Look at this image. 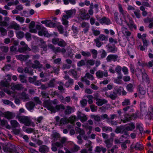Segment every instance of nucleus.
<instances>
[{
	"mask_svg": "<svg viewBox=\"0 0 153 153\" xmlns=\"http://www.w3.org/2000/svg\"><path fill=\"white\" fill-rule=\"evenodd\" d=\"M42 95L43 98L46 97L48 99L46 100L42 99L44 101V106L52 112L55 113L61 109H65V107L62 105H56L55 107H54L52 105L51 102H50L48 94L45 92H43L42 93Z\"/></svg>",
	"mask_w": 153,
	"mask_h": 153,
	"instance_id": "1",
	"label": "nucleus"
},
{
	"mask_svg": "<svg viewBox=\"0 0 153 153\" xmlns=\"http://www.w3.org/2000/svg\"><path fill=\"white\" fill-rule=\"evenodd\" d=\"M56 121V125L60 126L63 124H65L69 122L73 124L74 122L76 120H77L75 116L70 117L69 119L66 118H62L60 120V118L58 116L55 117Z\"/></svg>",
	"mask_w": 153,
	"mask_h": 153,
	"instance_id": "2",
	"label": "nucleus"
},
{
	"mask_svg": "<svg viewBox=\"0 0 153 153\" xmlns=\"http://www.w3.org/2000/svg\"><path fill=\"white\" fill-rule=\"evenodd\" d=\"M114 94H108L107 92L105 93V95L108 97H110L111 99L113 100L116 97V94H122V95H125L126 94V92L124 90L123 88L121 87H116L114 90Z\"/></svg>",
	"mask_w": 153,
	"mask_h": 153,
	"instance_id": "3",
	"label": "nucleus"
},
{
	"mask_svg": "<svg viewBox=\"0 0 153 153\" xmlns=\"http://www.w3.org/2000/svg\"><path fill=\"white\" fill-rule=\"evenodd\" d=\"M76 10H71L65 11L66 14L64 15L62 18V24L65 26H67L68 21V19L73 16L76 13Z\"/></svg>",
	"mask_w": 153,
	"mask_h": 153,
	"instance_id": "4",
	"label": "nucleus"
},
{
	"mask_svg": "<svg viewBox=\"0 0 153 153\" xmlns=\"http://www.w3.org/2000/svg\"><path fill=\"white\" fill-rule=\"evenodd\" d=\"M68 140L65 137H63L61 140L60 143L56 142V143L53 142L52 143V150L53 151H56L57 150V148L56 147L62 148L63 147L65 144L67 143Z\"/></svg>",
	"mask_w": 153,
	"mask_h": 153,
	"instance_id": "5",
	"label": "nucleus"
},
{
	"mask_svg": "<svg viewBox=\"0 0 153 153\" xmlns=\"http://www.w3.org/2000/svg\"><path fill=\"white\" fill-rule=\"evenodd\" d=\"M136 74L137 76L140 79V75H141L142 77V81L143 82L148 83L149 82V79L148 78L147 75L146 74L145 70L143 69H142L140 70L137 69L136 71Z\"/></svg>",
	"mask_w": 153,
	"mask_h": 153,
	"instance_id": "6",
	"label": "nucleus"
},
{
	"mask_svg": "<svg viewBox=\"0 0 153 153\" xmlns=\"http://www.w3.org/2000/svg\"><path fill=\"white\" fill-rule=\"evenodd\" d=\"M18 119L20 123H24L26 126H35L33 123L30 122L29 117L25 116H19Z\"/></svg>",
	"mask_w": 153,
	"mask_h": 153,
	"instance_id": "7",
	"label": "nucleus"
},
{
	"mask_svg": "<svg viewBox=\"0 0 153 153\" xmlns=\"http://www.w3.org/2000/svg\"><path fill=\"white\" fill-rule=\"evenodd\" d=\"M12 96L13 97H15V102L18 105H19L20 104V100L18 98H19L20 100H22L24 101H25L28 98V96L26 95L25 93H23L22 94H18L16 93L15 94H12Z\"/></svg>",
	"mask_w": 153,
	"mask_h": 153,
	"instance_id": "8",
	"label": "nucleus"
},
{
	"mask_svg": "<svg viewBox=\"0 0 153 153\" xmlns=\"http://www.w3.org/2000/svg\"><path fill=\"white\" fill-rule=\"evenodd\" d=\"M143 116L145 119L153 120V106L150 105L149 108L148 112H145L143 113Z\"/></svg>",
	"mask_w": 153,
	"mask_h": 153,
	"instance_id": "9",
	"label": "nucleus"
},
{
	"mask_svg": "<svg viewBox=\"0 0 153 153\" xmlns=\"http://www.w3.org/2000/svg\"><path fill=\"white\" fill-rule=\"evenodd\" d=\"M36 29L39 30L38 34L39 35L42 36L43 35L47 36L48 34V31L45 27L39 25H36Z\"/></svg>",
	"mask_w": 153,
	"mask_h": 153,
	"instance_id": "10",
	"label": "nucleus"
},
{
	"mask_svg": "<svg viewBox=\"0 0 153 153\" xmlns=\"http://www.w3.org/2000/svg\"><path fill=\"white\" fill-rule=\"evenodd\" d=\"M75 129L76 131L79 134V135L77 137V138L78 139V143L79 144H81L82 143L81 137H83V136L85 134V132L83 130H81L78 127H76Z\"/></svg>",
	"mask_w": 153,
	"mask_h": 153,
	"instance_id": "11",
	"label": "nucleus"
},
{
	"mask_svg": "<svg viewBox=\"0 0 153 153\" xmlns=\"http://www.w3.org/2000/svg\"><path fill=\"white\" fill-rule=\"evenodd\" d=\"M79 12V15L82 19L88 20L90 18V16L88 13H87V11L84 9L80 10Z\"/></svg>",
	"mask_w": 153,
	"mask_h": 153,
	"instance_id": "12",
	"label": "nucleus"
},
{
	"mask_svg": "<svg viewBox=\"0 0 153 153\" xmlns=\"http://www.w3.org/2000/svg\"><path fill=\"white\" fill-rule=\"evenodd\" d=\"M127 17L129 20V22L128 23L126 20H125V22L126 23L127 25L131 29L134 28L135 29H136V26L134 25V22L132 19V18L130 17L128 15L127 16Z\"/></svg>",
	"mask_w": 153,
	"mask_h": 153,
	"instance_id": "13",
	"label": "nucleus"
},
{
	"mask_svg": "<svg viewBox=\"0 0 153 153\" xmlns=\"http://www.w3.org/2000/svg\"><path fill=\"white\" fill-rule=\"evenodd\" d=\"M80 149L79 147L77 145L72 143V148L71 149V152L69 150L66 148H64L65 151V153H74L75 152H77Z\"/></svg>",
	"mask_w": 153,
	"mask_h": 153,
	"instance_id": "14",
	"label": "nucleus"
},
{
	"mask_svg": "<svg viewBox=\"0 0 153 153\" xmlns=\"http://www.w3.org/2000/svg\"><path fill=\"white\" fill-rule=\"evenodd\" d=\"M96 74L97 76L99 78H102L103 76L106 77L108 76V73L106 70L104 72L99 70L96 73Z\"/></svg>",
	"mask_w": 153,
	"mask_h": 153,
	"instance_id": "15",
	"label": "nucleus"
},
{
	"mask_svg": "<svg viewBox=\"0 0 153 153\" xmlns=\"http://www.w3.org/2000/svg\"><path fill=\"white\" fill-rule=\"evenodd\" d=\"M8 28L10 29H13L14 30H18L21 29L20 25L15 22H13L9 25Z\"/></svg>",
	"mask_w": 153,
	"mask_h": 153,
	"instance_id": "16",
	"label": "nucleus"
},
{
	"mask_svg": "<svg viewBox=\"0 0 153 153\" xmlns=\"http://www.w3.org/2000/svg\"><path fill=\"white\" fill-rule=\"evenodd\" d=\"M5 81H2L1 82V84L4 86L7 87L9 85V82L10 81L11 76L9 75H7L6 77Z\"/></svg>",
	"mask_w": 153,
	"mask_h": 153,
	"instance_id": "17",
	"label": "nucleus"
},
{
	"mask_svg": "<svg viewBox=\"0 0 153 153\" xmlns=\"http://www.w3.org/2000/svg\"><path fill=\"white\" fill-rule=\"evenodd\" d=\"M114 18L117 23L121 25H122V21L121 18L120 17V16L118 12H115L114 14Z\"/></svg>",
	"mask_w": 153,
	"mask_h": 153,
	"instance_id": "18",
	"label": "nucleus"
},
{
	"mask_svg": "<svg viewBox=\"0 0 153 153\" xmlns=\"http://www.w3.org/2000/svg\"><path fill=\"white\" fill-rule=\"evenodd\" d=\"M35 25V23L34 21H32L30 23L29 28L30 29V32L31 33H36L37 31L36 29L34 28Z\"/></svg>",
	"mask_w": 153,
	"mask_h": 153,
	"instance_id": "19",
	"label": "nucleus"
},
{
	"mask_svg": "<svg viewBox=\"0 0 153 153\" xmlns=\"http://www.w3.org/2000/svg\"><path fill=\"white\" fill-rule=\"evenodd\" d=\"M77 115L79 119L82 122H84L87 120L86 116L84 114L78 112L77 113Z\"/></svg>",
	"mask_w": 153,
	"mask_h": 153,
	"instance_id": "20",
	"label": "nucleus"
},
{
	"mask_svg": "<svg viewBox=\"0 0 153 153\" xmlns=\"http://www.w3.org/2000/svg\"><path fill=\"white\" fill-rule=\"evenodd\" d=\"M100 22L102 24H105L108 25L111 23L109 19L106 18L105 17H103L99 20Z\"/></svg>",
	"mask_w": 153,
	"mask_h": 153,
	"instance_id": "21",
	"label": "nucleus"
},
{
	"mask_svg": "<svg viewBox=\"0 0 153 153\" xmlns=\"http://www.w3.org/2000/svg\"><path fill=\"white\" fill-rule=\"evenodd\" d=\"M139 96L140 98H143L146 93L145 89L143 87L139 86Z\"/></svg>",
	"mask_w": 153,
	"mask_h": 153,
	"instance_id": "22",
	"label": "nucleus"
},
{
	"mask_svg": "<svg viewBox=\"0 0 153 153\" xmlns=\"http://www.w3.org/2000/svg\"><path fill=\"white\" fill-rule=\"evenodd\" d=\"M65 79H68V81L67 82L65 85V86L67 87H68L70 85H72L73 83V80L71 79H69V77L67 76H65L64 77Z\"/></svg>",
	"mask_w": 153,
	"mask_h": 153,
	"instance_id": "23",
	"label": "nucleus"
},
{
	"mask_svg": "<svg viewBox=\"0 0 153 153\" xmlns=\"http://www.w3.org/2000/svg\"><path fill=\"white\" fill-rule=\"evenodd\" d=\"M48 147L45 145L40 146L39 149V152L42 153H45L48 152Z\"/></svg>",
	"mask_w": 153,
	"mask_h": 153,
	"instance_id": "24",
	"label": "nucleus"
},
{
	"mask_svg": "<svg viewBox=\"0 0 153 153\" xmlns=\"http://www.w3.org/2000/svg\"><path fill=\"white\" fill-rule=\"evenodd\" d=\"M107 101L105 100L97 99L96 102L97 104L99 106H101L103 104L106 103Z\"/></svg>",
	"mask_w": 153,
	"mask_h": 153,
	"instance_id": "25",
	"label": "nucleus"
},
{
	"mask_svg": "<svg viewBox=\"0 0 153 153\" xmlns=\"http://www.w3.org/2000/svg\"><path fill=\"white\" fill-rule=\"evenodd\" d=\"M75 111V108L73 107H71L68 106L67 107V109L65 111V114H69L71 113L74 112Z\"/></svg>",
	"mask_w": 153,
	"mask_h": 153,
	"instance_id": "26",
	"label": "nucleus"
},
{
	"mask_svg": "<svg viewBox=\"0 0 153 153\" xmlns=\"http://www.w3.org/2000/svg\"><path fill=\"white\" fill-rule=\"evenodd\" d=\"M119 10L121 13L123 15V17H125L126 16H128V15L126 12L124 11L122 8V5L120 4H118Z\"/></svg>",
	"mask_w": 153,
	"mask_h": 153,
	"instance_id": "27",
	"label": "nucleus"
},
{
	"mask_svg": "<svg viewBox=\"0 0 153 153\" xmlns=\"http://www.w3.org/2000/svg\"><path fill=\"white\" fill-rule=\"evenodd\" d=\"M35 106L34 103L32 102H29L26 104V107L27 109L30 111L32 110Z\"/></svg>",
	"mask_w": 153,
	"mask_h": 153,
	"instance_id": "28",
	"label": "nucleus"
},
{
	"mask_svg": "<svg viewBox=\"0 0 153 153\" xmlns=\"http://www.w3.org/2000/svg\"><path fill=\"white\" fill-rule=\"evenodd\" d=\"M11 86L12 90H20L22 88V86L21 85L15 84H12Z\"/></svg>",
	"mask_w": 153,
	"mask_h": 153,
	"instance_id": "29",
	"label": "nucleus"
},
{
	"mask_svg": "<svg viewBox=\"0 0 153 153\" xmlns=\"http://www.w3.org/2000/svg\"><path fill=\"white\" fill-rule=\"evenodd\" d=\"M52 136L53 140L54 141L58 140L60 137L59 134L55 132L53 133Z\"/></svg>",
	"mask_w": 153,
	"mask_h": 153,
	"instance_id": "30",
	"label": "nucleus"
},
{
	"mask_svg": "<svg viewBox=\"0 0 153 153\" xmlns=\"http://www.w3.org/2000/svg\"><path fill=\"white\" fill-rule=\"evenodd\" d=\"M135 88L134 85L131 84H129L126 86L127 90L129 92L133 91V89Z\"/></svg>",
	"mask_w": 153,
	"mask_h": 153,
	"instance_id": "31",
	"label": "nucleus"
},
{
	"mask_svg": "<svg viewBox=\"0 0 153 153\" xmlns=\"http://www.w3.org/2000/svg\"><path fill=\"white\" fill-rule=\"evenodd\" d=\"M97 39H99V40L100 41H106L108 40V37L107 36H106L104 34H101L98 37V38Z\"/></svg>",
	"mask_w": 153,
	"mask_h": 153,
	"instance_id": "32",
	"label": "nucleus"
},
{
	"mask_svg": "<svg viewBox=\"0 0 153 153\" xmlns=\"http://www.w3.org/2000/svg\"><path fill=\"white\" fill-rule=\"evenodd\" d=\"M122 74H119L117 78L114 80V82L117 84H122L123 82L122 80L121 79L122 78Z\"/></svg>",
	"mask_w": 153,
	"mask_h": 153,
	"instance_id": "33",
	"label": "nucleus"
},
{
	"mask_svg": "<svg viewBox=\"0 0 153 153\" xmlns=\"http://www.w3.org/2000/svg\"><path fill=\"white\" fill-rule=\"evenodd\" d=\"M117 56H115L112 55H108L107 58V59L108 61H115L117 59Z\"/></svg>",
	"mask_w": 153,
	"mask_h": 153,
	"instance_id": "34",
	"label": "nucleus"
},
{
	"mask_svg": "<svg viewBox=\"0 0 153 153\" xmlns=\"http://www.w3.org/2000/svg\"><path fill=\"white\" fill-rule=\"evenodd\" d=\"M10 123L11 126L14 127H20V126L19 124L15 120H11L10 121Z\"/></svg>",
	"mask_w": 153,
	"mask_h": 153,
	"instance_id": "35",
	"label": "nucleus"
},
{
	"mask_svg": "<svg viewBox=\"0 0 153 153\" xmlns=\"http://www.w3.org/2000/svg\"><path fill=\"white\" fill-rule=\"evenodd\" d=\"M16 19L18 21L21 23H23L25 20V19L24 18L20 16L17 15L16 17Z\"/></svg>",
	"mask_w": 153,
	"mask_h": 153,
	"instance_id": "36",
	"label": "nucleus"
},
{
	"mask_svg": "<svg viewBox=\"0 0 153 153\" xmlns=\"http://www.w3.org/2000/svg\"><path fill=\"white\" fill-rule=\"evenodd\" d=\"M16 33L17 37L19 39L22 38L24 36V33L22 31L16 32Z\"/></svg>",
	"mask_w": 153,
	"mask_h": 153,
	"instance_id": "37",
	"label": "nucleus"
},
{
	"mask_svg": "<svg viewBox=\"0 0 153 153\" xmlns=\"http://www.w3.org/2000/svg\"><path fill=\"white\" fill-rule=\"evenodd\" d=\"M146 104L144 102H141L140 103V109L141 112L142 113L145 111L146 110Z\"/></svg>",
	"mask_w": 153,
	"mask_h": 153,
	"instance_id": "38",
	"label": "nucleus"
},
{
	"mask_svg": "<svg viewBox=\"0 0 153 153\" xmlns=\"http://www.w3.org/2000/svg\"><path fill=\"white\" fill-rule=\"evenodd\" d=\"M66 44V43L64 40L62 39H60L59 40L58 45L61 47H65Z\"/></svg>",
	"mask_w": 153,
	"mask_h": 153,
	"instance_id": "39",
	"label": "nucleus"
},
{
	"mask_svg": "<svg viewBox=\"0 0 153 153\" xmlns=\"http://www.w3.org/2000/svg\"><path fill=\"white\" fill-rule=\"evenodd\" d=\"M135 128V126L134 125L131 123L128 125L126 128V129L127 130L131 131L134 129Z\"/></svg>",
	"mask_w": 153,
	"mask_h": 153,
	"instance_id": "40",
	"label": "nucleus"
},
{
	"mask_svg": "<svg viewBox=\"0 0 153 153\" xmlns=\"http://www.w3.org/2000/svg\"><path fill=\"white\" fill-rule=\"evenodd\" d=\"M143 45L144 47H147L150 44V42L145 38H143Z\"/></svg>",
	"mask_w": 153,
	"mask_h": 153,
	"instance_id": "41",
	"label": "nucleus"
},
{
	"mask_svg": "<svg viewBox=\"0 0 153 153\" xmlns=\"http://www.w3.org/2000/svg\"><path fill=\"white\" fill-rule=\"evenodd\" d=\"M55 26L56 24L55 23L51 21H47V23L46 24V27H54Z\"/></svg>",
	"mask_w": 153,
	"mask_h": 153,
	"instance_id": "42",
	"label": "nucleus"
},
{
	"mask_svg": "<svg viewBox=\"0 0 153 153\" xmlns=\"http://www.w3.org/2000/svg\"><path fill=\"white\" fill-rule=\"evenodd\" d=\"M1 124L7 129H10V126L8 124L7 121L4 120H2L1 121Z\"/></svg>",
	"mask_w": 153,
	"mask_h": 153,
	"instance_id": "43",
	"label": "nucleus"
},
{
	"mask_svg": "<svg viewBox=\"0 0 153 153\" xmlns=\"http://www.w3.org/2000/svg\"><path fill=\"white\" fill-rule=\"evenodd\" d=\"M32 67L33 68H40L42 67V65L39 63V62L36 61L35 62V64L33 65Z\"/></svg>",
	"mask_w": 153,
	"mask_h": 153,
	"instance_id": "44",
	"label": "nucleus"
},
{
	"mask_svg": "<svg viewBox=\"0 0 153 153\" xmlns=\"http://www.w3.org/2000/svg\"><path fill=\"white\" fill-rule=\"evenodd\" d=\"M133 12L137 18H139L141 16L140 11L139 9H136Z\"/></svg>",
	"mask_w": 153,
	"mask_h": 153,
	"instance_id": "45",
	"label": "nucleus"
},
{
	"mask_svg": "<svg viewBox=\"0 0 153 153\" xmlns=\"http://www.w3.org/2000/svg\"><path fill=\"white\" fill-rule=\"evenodd\" d=\"M64 3L65 4H68L69 2L72 4H75L76 2L75 0H63Z\"/></svg>",
	"mask_w": 153,
	"mask_h": 153,
	"instance_id": "46",
	"label": "nucleus"
},
{
	"mask_svg": "<svg viewBox=\"0 0 153 153\" xmlns=\"http://www.w3.org/2000/svg\"><path fill=\"white\" fill-rule=\"evenodd\" d=\"M94 42L96 43V46L98 47H100L102 45V43L100 41L99 39H94Z\"/></svg>",
	"mask_w": 153,
	"mask_h": 153,
	"instance_id": "47",
	"label": "nucleus"
},
{
	"mask_svg": "<svg viewBox=\"0 0 153 153\" xmlns=\"http://www.w3.org/2000/svg\"><path fill=\"white\" fill-rule=\"evenodd\" d=\"M112 141L113 140L112 139L107 140L105 141L108 147H110L111 146Z\"/></svg>",
	"mask_w": 153,
	"mask_h": 153,
	"instance_id": "48",
	"label": "nucleus"
},
{
	"mask_svg": "<svg viewBox=\"0 0 153 153\" xmlns=\"http://www.w3.org/2000/svg\"><path fill=\"white\" fill-rule=\"evenodd\" d=\"M135 148L137 149L140 150H142L143 149L142 145L140 143H137L135 146Z\"/></svg>",
	"mask_w": 153,
	"mask_h": 153,
	"instance_id": "49",
	"label": "nucleus"
},
{
	"mask_svg": "<svg viewBox=\"0 0 153 153\" xmlns=\"http://www.w3.org/2000/svg\"><path fill=\"white\" fill-rule=\"evenodd\" d=\"M81 26L83 28H89V24L88 23L83 22L81 25Z\"/></svg>",
	"mask_w": 153,
	"mask_h": 153,
	"instance_id": "50",
	"label": "nucleus"
},
{
	"mask_svg": "<svg viewBox=\"0 0 153 153\" xmlns=\"http://www.w3.org/2000/svg\"><path fill=\"white\" fill-rule=\"evenodd\" d=\"M91 142L90 141H88L87 143H86L85 145L86 148H88V150L89 151H91L92 150V146L91 145Z\"/></svg>",
	"mask_w": 153,
	"mask_h": 153,
	"instance_id": "51",
	"label": "nucleus"
},
{
	"mask_svg": "<svg viewBox=\"0 0 153 153\" xmlns=\"http://www.w3.org/2000/svg\"><path fill=\"white\" fill-rule=\"evenodd\" d=\"M86 97L88 99V102L89 104H91L93 102V97L91 95H88Z\"/></svg>",
	"mask_w": 153,
	"mask_h": 153,
	"instance_id": "52",
	"label": "nucleus"
},
{
	"mask_svg": "<svg viewBox=\"0 0 153 153\" xmlns=\"http://www.w3.org/2000/svg\"><path fill=\"white\" fill-rule=\"evenodd\" d=\"M5 117L7 119H11L12 117V114L9 112H6L5 114Z\"/></svg>",
	"mask_w": 153,
	"mask_h": 153,
	"instance_id": "53",
	"label": "nucleus"
},
{
	"mask_svg": "<svg viewBox=\"0 0 153 153\" xmlns=\"http://www.w3.org/2000/svg\"><path fill=\"white\" fill-rule=\"evenodd\" d=\"M72 30L73 32L74 35H76L77 34L78 30L77 27L73 26Z\"/></svg>",
	"mask_w": 153,
	"mask_h": 153,
	"instance_id": "54",
	"label": "nucleus"
},
{
	"mask_svg": "<svg viewBox=\"0 0 153 153\" xmlns=\"http://www.w3.org/2000/svg\"><path fill=\"white\" fill-rule=\"evenodd\" d=\"M25 37L28 41H30L31 39V34L28 32L26 33L25 34Z\"/></svg>",
	"mask_w": 153,
	"mask_h": 153,
	"instance_id": "55",
	"label": "nucleus"
},
{
	"mask_svg": "<svg viewBox=\"0 0 153 153\" xmlns=\"http://www.w3.org/2000/svg\"><path fill=\"white\" fill-rule=\"evenodd\" d=\"M57 28L60 33H62L64 32V28L62 25H59L57 27Z\"/></svg>",
	"mask_w": 153,
	"mask_h": 153,
	"instance_id": "56",
	"label": "nucleus"
},
{
	"mask_svg": "<svg viewBox=\"0 0 153 153\" xmlns=\"http://www.w3.org/2000/svg\"><path fill=\"white\" fill-rule=\"evenodd\" d=\"M130 104V101L128 99H126L122 103V104L123 106H126Z\"/></svg>",
	"mask_w": 153,
	"mask_h": 153,
	"instance_id": "57",
	"label": "nucleus"
},
{
	"mask_svg": "<svg viewBox=\"0 0 153 153\" xmlns=\"http://www.w3.org/2000/svg\"><path fill=\"white\" fill-rule=\"evenodd\" d=\"M133 116H130L129 115H128L127 117H126V119L124 120H121V121H123L124 123H125L126 121H128V120L132 119L133 118Z\"/></svg>",
	"mask_w": 153,
	"mask_h": 153,
	"instance_id": "58",
	"label": "nucleus"
},
{
	"mask_svg": "<svg viewBox=\"0 0 153 153\" xmlns=\"http://www.w3.org/2000/svg\"><path fill=\"white\" fill-rule=\"evenodd\" d=\"M92 33L95 36H97L100 33V31L99 30H95L94 29L92 30Z\"/></svg>",
	"mask_w": 153,
	"mask_h": 153,
	"instance_id": "59",
	"label": "nucleus"
},
{
	"mask_svg": "<svg viewBox=\"0 0 153 153\" xmlns=\"http://www.w3.org/2000/svg\"><path fill=\"white\" fill-rule=\"evenodd\" d=\"M85 77V78H88L91 80H93L94 79V77H93V76L91 75L88 73L86 74Z\"/></svg>",
	"mask_w": 153,
	"mask_h": 153,
	"instance_id": "60",
	"label": "nucleus"
},
{
	"mask_svg": "<svg viewBox=\"0 0 153 153\" xmlns=\"http://www.w3.org/2000/svg\"><path fill=\"white\" fill-rule=\"evenodd\" d=\"M0 54H4L8 51V48H0Z\"/></svg>",
	"mask_w": 153,
	"mask_h": 153,
	"instance_id": "61",
	"label": "nucleus"
},
{
	"mask_svg": "<svg viewBox=\"0 0 153 153\" xmlns=\"http://www.w3.org/2000/svg\"><path fill=\"white\" fill-rule=\"evenodd\" d=\"M13 133L17 135H19L21 134V130L20 129H14L13 131Z\"/></svg>",
	"mask_w": 153,
	"mask_h": 153,
	"instance_id": "62",
	"label": "nucleus"
},
{
	"mask_svg": "<svg viewBox=\"0 0 153 153\" xmlns=\"http://www.w3.org/2000/svg\"><path fill=\"white\" fill-rule=\"evenodd\" d=\"M0 31L3 35H4L7 33L6 30L4 28L2 27H0Z\"/></svg>",
	"mask_w": 153,
	"mask_h": 153,
	"instance_id": "63",
	"label": "nucleus"
},
{
	"mask_svg": "<svg viewBox=\"0 0 153 153\" xmlns=\"http://www.w3.org/2000/svg\"><path fill=\"white\" fill-rule=\"evenodd\" d=\"M153 21V19H150L148 18H147L144 19V23H148L149 22L150 23Z\"/></svg>",
	"mask_w": 153,
	"mask_h": 153,
	"instance_id": "64",
	"label": "nucleus"
}]
</instances>
